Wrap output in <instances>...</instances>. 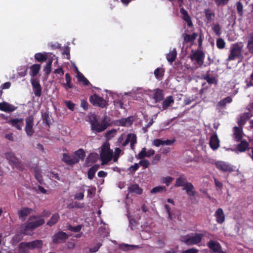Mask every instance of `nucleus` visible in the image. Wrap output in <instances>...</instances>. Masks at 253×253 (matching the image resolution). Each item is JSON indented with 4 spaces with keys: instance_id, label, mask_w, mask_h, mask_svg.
I'll return each instance as SVG.
<instances>
[{
    "instance_id": "f257e3e1",
    "label": "nucleus",
    "mask_w": 253,
    "mask_h": 253,
    "mask_svg": "<svg viewBox=\"0 0 253 253\" xmlns=\"http://www.w3.org/2000/svg\"><path fill=\"white\" fill-rule=\"evenodd\" d=\"M90 124L91 129L97 132H100L105 130L109 126V118L107 116L103 117L100 122L96 115L93 114L90 117Z\"/></svg>"
},
{
    "instance_id": "f03ea898",
    "label": "nucleus",
    "mask_w": 253,
    "mask_h": 253,
    "mask_svg": "<svg viewBox=\"0 0 253 253\" xmlns=\"http://www.w3.org/2000/svg\"><path fill=\"white\" fill-rule=\"evenodd\" d=\"M174 186L176 187H183V189L186 191L189 196H194L196 191L193 185L191 182L187 181V178L184 174H181L176 179Z\"/></svg>"
},
{
    "instance_id": "7ed1b4c3",
    "label": "nucleus",
    "mask_w": 253,
    "mask_h": 253,
    "mask_svg": "<svg viewBox=\"0 0 253 253\" xmlns=\"http://www.w3.org/2000/svg\"><path fill=\"white\" fill-rule=\"evenodd\" d=\"M243 47L244 44L242 42H237L233 44L230 48V53L226 61H233L236 58L242 60L244 58L242 54Z\"/></svg>"
},
{
    "instance_id": "20e7f679",
    "label": "nucleus",
    "mask_w": 253,
    "mask_h": 253,
    "mask_svg": "<svg viewBox=\"0 0 253 253\" xmlns=\"http://www.w3.org/2000/svg\"><path fill=\"white\" fill-rule=\"evenodd\" d=\"M43 242L41 240H36L32 242H21L19 245V251L20 253H26L27 250H34L41 249Z\"/></svg>"
},
{
    "instance_id": "39448f33",
    "label": "nucleus",
    "mask_w": 253,
    "mask_h": 253,
    "mask_svg": "<svg viewBox=\"0 0 253 253\" xmlns=\"http://www.w3.org/2000/svg\"><path fill=\"white\" fill-rule=\"evenodd\" d=\"M89 100L93 106L101 108H106L108 105L107 102L103 97L99 96L96 94L91 95L89 97Z\"/></svg>"
},
{
    "instance_id": "423d86ee",
    "label": "nucleus",
    "mask_w": 253,
    "mask_h": 253,
    "mask_svg": "<svg viewBox=\"0 0 253 253\" xmlns=\"http://www.w3.org/2000/svg\"><path fill=\"white\" fill-rule=\"evenodd\" d=\"M6 159L9 161V164L13 167L16 168L19 170H23V165L19 161L18 159L12 152H7L5 154Z\"/></svg>"
},
{
    "instance_id": "0eeeda50",
    "label": "nucleus",
    "mask_w": 253,
    "mask_h": 253,
    "mask_svg": "<svg viewBox=\"0 0 253 253\" xmlns=\"http://www.w3.org/2000/svg\"><path fill=\"white\" fill-rule=\"evenodd\" d=\"M34 120L33 116L31 115L27 117L25 119L26 126L25 131L28 136H31L34 133Z\"/></svg>"
},
{
    "instance_id": "6e6552de",
    "label": "nucleus",
    "mask_w": 253,
    "mask_h": 253,
    "mask_svg": "<svg viewBox=\"0 0 253 253\" xmlns=\"http://www.w3.org/2000/svg\"><path fill=\"white\" fill-rule=\"evenodd\" d=\"M190 58L192 60H196L199 65L202 66L204 63L205 53L203 51L197 49L195 51H192Z\"/></svg>"
},
{
    "instance_id": "1a4fd4ad",
    "label": "nucleus",
    "mask_w": 253,
    "mask_h": 253,
    "mask_svg": "<svg viewBox=\"0 0 253 253\" xmlns=\"http://www.w3.org/2000/svg\"><path fill=\"white\" fill-rule=\"evenodd\" d=\"M207 246L212 253H226V252L222 250L221 245L217 241L211 240L207 243Z\"/></svg>"
},
{
    "instance_id": "9d476101",
    "label": "nucleus",
    "mask_w": 253,
    "mask_h": 253,
    "mask_svg": "<svg viewBox=\"0 0 253 253\" xmlns=\"http://www.w3.org/2000/svg\"><path fill=\"white\" fill-rule=\"evenodd\" d=\"M216 168L223 172H233L234 169L233 166L228 163L223 161H217L215 163Z\"/></svg>"
},
{
    "instance_id": "9b49d317",
    "label": "nucleus",
    "mask_w": 253,
    "mask_h": 253,
    "mask_svg": "<svg viewBox=\"0 0 253 253\" xmlns=\"http://www.w3.org/2000/svg\"><path fill=\"white\" fill-rule=\"evenodd\" d=\"M68 238V235L63 231H59L52 237V242L54 244L64 243Z\"/></svg>"
},
{
    "instance_id": "f8f14e48",
    "label": "nucleus",
    "mask_w": 253,
    "mask_h": 253,
    "mask_svg": "<svg viewBox=\"0 0 253 253\" xmlns=\"http://www.w3.org/2000/svg\"><path fill=\"white\" fill-rule=\"evenodd\" d=\"M7 123L17 130H21L24 125V119L23 118L12 119L7 121Z\"/></svg>"
},
{
    "instance_id": "ddd939ff",
    "label": "nucleus",
    "mask_w": 253,
    "mask_h": 253,
    "mask_svg": "<svg viewBox=\"0 0 253 253\" xmlns=\"http://www.w3.org/2000/svg\"><path fill=\"white\" fill-rule=\"evenodd\" d=\"M113 152V151H101L100 156L102 165L107 164L112 159Z\"/></svg>"
},
{
    "instance_id": "4468645a",
    "label": "nucleus",
    "mask_w": 253,
    "mask_h": 253,
    "mask_svg": "<svg viewBox=\"0 0 253 253\" xmlns=\"http://www.w3.org/2000/svg\"><path fill=\"white\" fill-rule=\"evenodd\" d=\"M32 211V209L28 207H23L18 211L17 214L19 218L22 221H24L26 220L27 216Z\"/></svg>"
},
{
    "instance_id": "2eb2a0df",
    "label": "nucleus",
    "mask_w": 253,
    "mask_h": 253,
    "mask_svg": "<svg viewBox=\"0 0 253 253\" xmlns=\"http://www.w3.org/2000/svg\"><path fill=\"white\" fill-rule=\"evenodd\" d=\"M17 108V107L5 101L0 103V110L5 112H12L16 110Z\"/></svg>"
},
{
    "instance_id": "dca6fc26",
    "label": "nucleus",
    "mask_w": 253,
    "mask_h": 253,
    "mask_svg": "<svg viewBox=\"0 0 253 253\" xmlns=\"http://www.w3.org/2000/svg\"><path fill=\"white\" fill-rule=\"evenodd\" d=\"M62 161L69 165H73L79 162V159L77 157H71L68 154H63Z\"/></svg>"
},
{
    "instance_id": "f3484780",
    "label": "nucleus",
    "mask_w": 253,
    "mask_h": 253,
    "mask_svg": "<svg viewBox=\"0 0 253 253\" xmlns=\"http://www.w3.org/2000/svg\"><path fill=\"white\" fill-rule=\"evenodd\" d=\"M206 233H196L194 236L189 237V245H197L201 242L202 238L205 236Z\"/></svg>"
},
{
    "instance_id": "a211bd4d",
    "label": "nucleus",
    "mask_w": 253,
    "mask_h": 253,
    "mask_svg": "<svg viewBox=\"0 0 253 253\" xmlns=\"http://www.w3.org/2000/svg\"><path fill=\"white\" fill-rule=\"evenodd\" d=\"M209 144L213 150H216L219 147V140L216 134H214L211 136Z\"/></svg>"
},
{
    "instance_id": "6ab92c4d",
    "label": "nucleus",
    "mask_w": 253,
    "mask_h": 253,
    "mask_svg": "<svg viewBox=\"0 0 253 253\" xmlns=\"http://www.w3.org/2000/svg\"><path fill=\"white\" fill-rule=\"evenodd\" d=\"M216 221L219 224H222L225 221V214L221 208H218L215 212Z\"/></svg>"
},
{
    "instance_id": "aec40b11",
    "label": "nucleus",
    "mask_w": 253,
    "mask_h": 253,
    "mask_svg": "<svg viewBox=\"0 0 253 253\" xmlns=\"http://www.w3.org/2000/svg\"><path fill=\"white\" fill-rule=\"evenodd\" d=\"M153 98L156 103L162 101L164 99V94L163 90L157 88L154 90Z\"/></svg>"
},
{
    "instance_id": "412c9836",
    "label": "nucleus",
    "mask_w": 253,
    "mask_h": 253,
    "mask_svg": "<svg viewBox=\"0 0 253 253\" xmlns=\"http://www.w3.org/2000/svg\"><path fill=\"white\" fill-rule=\"evenodd\" d=\"M20 230L22 234L28 235H29V231H33L34 229L29 221L22 224Z\"/></svg>"
},
{
    "instance_id": "4be33fe9",
    "label": "nucleus",
    "mask_w": 253,
    "mask_h": 253,
    "mask_svg": "<svg viewBox=\"0 0 253 253\" xmlns=\"http://www.w3.org/2000/svg\"><path fill=\"white\" fill-rule=\"evenodd\" d=\"M180 12L183 15V19L187 23V25L190 27H192L193 23L188 12L183 7L180 8Z\"/></svg>"
},
{
    "instance_id": "5701e85b",
    "label": "nucleus",
    "mask_w": 253,
    "mask_h": 253,
    "mask_svg": "<svg viewBox=\"0 0 253 253\" xmlns=\"http://www.w3.org/2000/svg\"><path fill=\"white\" fill-rule=\"evenodd\" d=\"M198 37V34L196 33H193L192 35H189L188 34H183L182 37L183 39V43L193 42Z\"/></svg>"
},
{
    "instance_id": "b1692460",
    "label": "nucleus",
    "mask_w": 253,
    "mask_h": 253,
    "mask_svg": "<svg viewBox=\"0 0 253 253\" xmlns=\"http://www.w3.org/2000/svg\"><path fill=\"white\" fill-rule=\"evenodd\" d=\"M128 191L129 193L140 195L142 193L143 190L138 184H132L128 187Z\"/></svg>"
},
{
    "instance_id": "393cba45",
    "label": "nucleus",
    "mask_w": 253,
    "mask_h": 253,
    "mask_svg": "<svg viewBox=\"0 0 253 253\" xmlns=\"http://www.w3.org/2000/svg\"><path fill=\"white\" fill-rule=\"evenodd\" d=\"M119 125L123 126H130L133 122V117H128L126 118H122L119 120Z\"/></svg>"
},
{
    "instance_id": "a878e982",
    "label": "nucleus",
    "mask_w": 253,
    "mask_h": 253,
    "mask_svg": "<svg viewBox=\"0 0 253 253\" xmlns=\"http://www.w3.org/2000/svg\"><path fill=\"white\" fill-rule=\"evenodd\" d=\"M174 103V99L173 96L170 95L167 97L162 102L163 110H165L167 109L170 106L171 104Z\"/></svg>"
},
{
    "instance_id": "bb28decb",
    "label": "nucleus",
    "mask_w": 253,
    "mask_h": 253,
    "mask_svg": "<svg viewBox=\"0 0 253 253\" xmlns=\"http://www.w3.org/2000/svg\"><path fill=\"white\" fill-rule=\"evenodd\" d=\"M177 56V51L175 48L172 49L166 55L167 60L170 62H173L175 60Z\"/></svg>"
},
{
    "instance_id": "cd10ccee",
    "label": "nucleus",
    "mask_w": 253,
    "mask_h": 253,
    "mask_svg": "<svg viewBox=\"0 0 253 253\" xmlns=\"http://www.w3.org/2000/svg\"><path fill=\"white\" fill-rule=\"evenodd\" d=\"M35 59L38 62H44L45 61L47 58L48 55L47 53H37L35 55Z\"/></svg>"
},
{
    "instance_id": "c85d7f7f",
    "label": "nucleus",
    "mask_w": 253,
    "mask_h": 253,
    "mask_svg": "<svg viewBox=\"0 0 253 253\" xmlns=\"http://www.w3.org/2000/svg\"><path fill=\"white\" fill-rule=\"evenodd\" d=\"M204 13L208 23L211 22L215 17V13L211 12L209 8L204 10Z\"/></svg>"
},
{
    "instance_id": "c756f323",
    "label": "nucleus",
    "mask_w": 253,
    "mask_h": 253,
    "mask_svg": "<svg viewBox=\"0 0 253 253\" xmlns=\"http://www.w3.org/2000/svg\"><path fill=\"white\" fill-rule=\"evenodd\" d=\"M66 83L64 84L63 86L66 90L73 88V85L71 84V78L69 73L65 74Z\"/></svg>"
},
{
    "instance_id": "7c9ffc66",
    "label": "nucleus",
    "mask_w": 253,
    "mask_h": 253,
    "mask_svg": "<svg viewBox=\"0 0 253 253\" xmlns=\"http://www.w3.org/2000/svg\"><path fill=\"white\" fill-rule=\"evenodd\" d=\"M99 168L98 165H95L91 167L88 170L87 172V177L88 178L91 180L94 176L95 173L97 170Z\"/></svg>"
},
{
    "instance_id": "2f4dec72",
    "label": "nucleus",
    "mask_w": 253,
    "mask_h": 253,
    "mask_svg": "<svg viewBox=\"0 0 253 253\" xmlns=\"http://www.w3.org/2000/svg\"><path fill=\"white\" fill-rule=\"evenodd\" d=\"M235 5L237 14L241 17L239 20L242 19L244 15L243 5L240 1L236 2Z\"/></svg>"
},
{
    "instance_id": "473e14b6",
    "label": "nucleus",
    "mask_w": 253,
    "mask_h": 253,
    "mask_svg": "<svg viewBox=\"0 0 253 253\" xmlns=\"http://www.w3.org/2000/svg\"><path fill=\"white\" fill-rule=\"evenodd\" d=\"M247 48L250 53L253 54V33L249 34Z\"/></svg>"
},
{
    "instance_id": "72a5a7b5",
    "label": "nucleus",
    "mask_w": 253,
    "mask_h": 253,
    "mask_svg": "<svg viewBox=\"0 0 253 253\" xmlns=\"http://www.w3.org/2000/svg\"><path fill=\"white\" fill-rule=\"evenodd\" d=\"M60 219V215L58 213L53 214L49 220L47 222V225L52 226L56 224Z\"/></svg>"
},
{
    "instance_id": "f704fd0d",
    "label": "nucleus",
    "mask_w": 253,
    "mask_h": 253,
    "mask_svg": "<svg viewBox=\"0 0 253 253\" xmlns=\"http://www.w3.org/2000/svg\"><path fill=\"white\" fill-rule=\"evenodd\" d=\"M30 222L33 227V229L35 230L37 227L43 225L45 223V221L43 218H40L35 221H30Z\"/></svg>"
},
{
    "instance_id": "c9c22d12",
    "label": "nucleus",
    "mask_w": 253,
    "mask_h": 253,
    "mask_svg": "<svg viewBox=\"0 0 253 253\" xmlns=\"http://www.w3.org/2000/svg\"><path fill=\"white\" fill-rule=\"evenodd\" d=\"M41 69V65L40 64H35L31 67V75L32 77H35L39 72Z\"/></svg>"
},
{
    "instance_id": "e433bc0d",
    "label": "nucleus",
    "mask_w": 253,
    "mask_h": 253,
    "mask_svg": "<svg viewBox=\"0 0 253 253\" xmlns=\"http://www.w3.org/2000/svg\"><path fill=\"white\" fill-rule=\"evenodd\" d=\"M165 70L163 68H157L154 71V74L157 79H161L164 75Z\"/></svg>"
},
{
    "instance_id": "4c0bfd02",
    "label": "nucleus",
    "mask_w": 253,
    "mask_h": 253,
    "mask_svg": "<svg viewBox=\"0 0 253 253\" xmlns=\"http://www.w3.org/2000/svg\"><path fill=\"white\" fill-rule=\"evenodd\" d=\"M248 146L249 143L247 141L243 140L238 145L237 150L241 152H243L246 150Z\"/></svg>"
},
{
    "instance_id": "58836bf2",
    "label": "nucleus",
    "mask_w": 253,
    "mask_h": 253,
    "mask_svg": "<svg viewBox=\"0 0 253 253\" xmlns=\"http://www.w3.org/2000/svg\"><path fill=\"white\" fill-rule=\"evenodd\" d=\"M74 154L75 155V157L79 159V161L80 159L84 160L85 157V152L83 149H79L78 150L75 151Z\"/></svg>"
},
{
    "instance_id": "ea45409f",
    "label": "nucleus",
    "mask_w": 253,
    "mask_h": 253,
    "mask_svg": "<svg viewBox=\"0 0 253 253\" xmlns=\"http://www.w3.org/2000/svg\"><path fill=\"white\" fill-rule=\"evenodd\" d=\"M234 129H235V132H234L235 138L236 141H240L242 139V137H243L242 134V131L237 126H235L234 127Z\"/></svg>"
},
{
    "instance_id": "a19ab883",
    "label": "nucleus",
    "mask_w": 253,
    "mask_h": 253,
    "mask_svg": "<svg viewBox=\"0 0 253 253\" xmlns=\"http://www.w3.org/2000/svg\"><path fill=\"white\" fill-rule=\"evenodd\" d=\"M116 132L117 130L115 129H112L110 130L107 131L105 134V137L106 140L109 141L113 137H114Z\"/></svg>"
},
{
    "instance_id": "79ce46f5",
    "label": "nucleus",
    "mask_w": 253,
    "mask_h": 253,
    "mask_svg": "<svg viewBox=\"0 0 253 253\" xmlns=\"http://www.w3.org/2000/svg\"><path fill=\"white\" fill-rule=\"evenodd\" d=\"M52 61V59H49L43 69V71L46 75H49L51 72Z\"/></svg>"
},
{
    "instance_id": "37998d69",
    "label": "nucleus",
    "mask_w": 253,
    "mask_h": 253,
    "mask_svg": "<svg viewBox=\"0 0 253 253\" xmlns=\"http://www.w3.org/2000/svg\"><path fill=\"white\" fill-rule=\"evenodd\" d=\"M68 230L74 232H79L81 231L82 228V225H78L76 226H73L70 224H69L67 226Z\"/></svg>"
},
{
    "instance_id": "c03bdc74",
    "label": "nucleus",
    "mask_w": 253,
    "mask_h": 253,
    "mask_svg": "<svg viewBox=\"0 0 253 253\" xmlns=\"http://www.w3.org/2000/svg\"><path fill=\"white\" fill-rule=\"evenodd\" d=\"M204 79L206 80L209 84H216L217 81L214 77H211L209 74L206 75L204 77Z\"/></svg>"
},
{
    "instance_id": "a18cd8bd",
    "label": "nucleus",
    "mask_w": 253,
    "mask_h": 253,
    "mask_svg": "<svg viewBox=\"0 0 253 253\" xmlns=\"http://www.w3.org/2000/svg\"><path fill=\"white\" fill-rule=\"evenodd\" d=\"M167 189L165 186H159L153 188L151 190L152 193H161L163 192H166Z\"/></svg>"
},
{
    "instance_id": "49530a36",
    "label": "nucleus",
    "mask_w": 253,
    "mask_h": 253,
    "mask_svg": "<svg viewBox=\"0 0 253 253\" xmlns=\"http://www.w3.org/2000/svg\"><path fill=\"white\" fill-rule=\"evenodd\" d=\"M173 180V178L171 176L163 177L161 178V182L166 184L167 186H169Z\"/></svg>"
},
{
    "instance_id": "de8ad7c7",
    "label": "nucleus",
    "mask_w": 253,
    "mask_h": 253,
    "mask_svg": "<svg viewBox=\"0 0 253 253\" xmlns=\"http://www.w3.org/2000/svg\"><path fill=\"white\" fill-rule=\"evenodd\" d=\"M136 157L138 159H143L147 157V149L145 147L143 148L141 151L138 154Z\"/></svg>"
},
{
    "instance_id": "09e8293b",
    "label": "nucleus",
    "mask_w": 253,
    "mask_h": 253,
    "mask_svg": "<svg viewBox=\"0 0 253 253\" xmlns=\"http://www.w3.org/2000/svg\"><path fill=\"white\" fill-rule=\"evenodd\" d=\"M216 46L218 48L222 49L225 47V42L222 39L219 38L216 41Z\"/></svg>"
},
{
    "instance_id": "8fccbe9b",
    "label": "nucleus",
    "mask_w": 253,
    "mask_h": 253,
    "mask_svg": "<svg viewBox=\"0 0 253 253\" xmlns=\"http://www.w3.org/2000/svg\"><path fill=\"white\" fill-rule=\"evenodd\" d=\"M138 164L142 166L143 169H146L150 166V162L148 160L143 159L139 162Z\"/></svg>"
},
{
    "instance_id": "3c124183",
    "label": "nucleus",
    "mask_w": 253,
    "mask_h": 253,
    "mask_svg": "<svg viewBox=\"0 0 253 253\" xmlns=\"http://www.w3.org/2000/svg\"><path fill=\"white\" fill-rule=\"evenodd\" d=\"M42 120L46 124V125L48 126H49L50 125V119H49V116L48 113L45 112L43 114H42Z\"/></svg>"
},
{
    "instance_id": "603ef678",
    "label": "nucleus",
    "mask_w": 253,
    "mask_h": 253,
    "mask_svg": "<svg viewBox=\"0 0 253 253\" xmlns=\"http://www.w3.org/2000/svg\"><path fill=\"white\" fill-rule=\"evenodd\" d=\"M212 30L216 35L219 36L221 35V28L219 24H217L212 27Z\"/></svg>"
},
{
    "instance_id": "864d4df0",
    "label": "nucleus",
    "mask_w": 253,
    "mask_h": 253,
    "mask_svg": "<svg viewBox=\"0 0 253 253\" xmlns=\"http://www.w3.org/2000/svg\"><path fill=\"white\" fill-rule=\"evenodd\" d=\"M35 95L37 97H40L42 94V86L41 85L33 87Z\"/></svg>"
},
{
    "instance_id": "5fc2aeb1",
    "label": "nucleus",
    "mask_w": 253,
    "mask_h": 253,
    "mask_svg": "<svg viewBox=\"0 0 253 253\" xmlns=\"http://www.w3.org/2000/svg\"><path fill=\"white\" fill-rule=\"evenodd\" d=\"M189 235H183L180 237L179 240L181 242L185 243L187 245H189Z\"/></svg>"
},
{
    "instance_id": "6e6d98bb",
    "label": "nucleus",
    "mask_w": 253,
    "mask_h": 253,
    "mask_svg": "<svg viewBox=\"0 0 253 253\" xmlns=\"http://www.w3.org/2000/svg\"><path fill=\"white\" fill-rule=\"evenodd\" d=\"M113 151L110 149V143L108 142H105L101 147V151Z\"/></svg>"
},
{
    "instance_id": "4d7b16f0",
    "label": "nucleus",
    "mask_w": 253,
    "mask_h": 253,
    "mask_svg": "<svg viewBox=\"0 0 253 253\" xmlns=\"http://www.w3.org/2000/svg\"><path fill=\"white\" fill-rule=\"evenodd\" d=\"M136 139H137V137H136V134H133L132 137L131 139V141L130 142V148H131V149H132V150H134V148H135L134 145L137 142Z\"/></svg>"
},
{
    "instance_id": "13d9d810",
    "label": "nucleus",
    "mask_w": 253,
    "mask_h": 253,
    "mask_svg": "<svg viewBox=\"0 0 253 253\" xmlns=\"http://www.w3.org/2000/svg\"><path fill=\"white\" fill-rule=\"evenodd\" d=\"M230 0H215V3L217 6L226 5Z\"/></svg>"
},
{
    "instance_id": "bf43d9fd",
    "label": "nucleus",
    "mask_w": 253,
    "mask_h": 253,
    "mask_svg": "<svg viewBox=\"0 0 253 253\" xmlns=\"http://www.w3.org/2000/svg\"><path fill=\"white\" fill-rule=\"evenodd\" d=\"M132 136H133V134H131V133L128 134L127 135V137H126V139L122 143V146H126L129 143V142H130L131 139L132 138Z\"/></svg>"
},
{
    "instance_id": "052dcab7",
    "label": "nucleus",
    "mask_w": 253,
    "mask_h": 253,
    "mask_svg": "<svg viewBox=\"0 0 253 253\" xmlns=\"http://www.w3.org/2000/svg\"><path fill=\"white\" fill-rule=\"evenodd\" d=\"M65 103L67 106V107L72 110L73 111L75 109V104L73 103L71 101H65Z\"/></svg>"
},
{
    "instance_id": "680f3d73",
    "label": "nucleus",
    "mask_w": 253,
    "mask_h": 253,
    "mask_svg": "<svg viewBox=\"0 0 253 253\" xmlns=\"http://www.w3.org/2000/svg\"><path fill=\"white\" fill-rule=\"evenodd\" d=\"M102 244L98 243L93 247L89 248V252L90 253H95L98 251V249L101 246Z\"/></svg>"
},
{
    "instance_id": "e2e57ef3",
    "label": "nucleus",
    "mask_w": 253,
    "mask_h": 253,
    "mask_svg": "<svg viewBox=\"0 0 253 253\" xmlns=\"http://www.w3.org/2000/svg\"><path fill=\"white\" fill-rule=\"evenodd\" d=\"M153 145L156 147H160L163 145V140L161 139H155L153 141Z\"/></svg>"
},
{
    "instance_id": "0e129e2a",
    "label": "nucleus",
    "mask_w": 253,
    "mask_h": 253,
    "mask_svg": "<svg viewBox=\"0 0 253 253\" xmlns=\"http://www.w3.org/2000/svg\"><path fill=\"white\" fill-rule=\"evenodd\" d=\"M198 250L195 248H192L186 250H184L181 252V253H198Z\"/></svg>"
},
{
    "instance_id": "69168bd1",
    "label": "nucleus",
    "mask_w": 253,
    "mask_h": 253,
    "mask_svg": "<svg viewBox=\"0 0 253 253\" xmlns=\"http://www.w3.org/2000/svg\"><path fill=\"white\" fill-rule=\"evenodd\" d=\"M161 158V156L160 154H156L153 158V159L152 161V163L153 165H156L160 160Z\"/></svg>"
},
{
    "instance_id": "338daca9",
    "label": "nucleus",
    "mask_w": 253,
    "mask_h": 253,
    "mask_svg": "<svg viewBox=\"0 0 253 253\" xmlns=\"http://www.w3.org/2000/svg\"><path fill=\"white\" fill-rule=\"evenodd\" d=\"M81 106L84 110H87L88 109V103L86 100L83 99L81 100Z\"/></svg>"
},
{
    "instance_id": "774afa93",
    "label": "nucleus",
    "mask_w": 253,
    "mask_h": 253,
    "mask_svg": "<svg viewBox=\"0 0 253 253\" xmlns=\"http://www.w3.org/2000/svg\"><path fill=\"white\" fill-rule=\"evenodd\" d=\"M77 77L79 82H82L86 78L80 72L77 73Z\"/></svg>"
}]
</instances>
